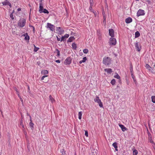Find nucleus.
I'll return each mask as SVG.
<instances>
[{
    "instance_id": "1",
    "label": "nucleus",
    "mask_w": 155,
    "mask_h": 155,
    "mask_svg": "<svg viewBox=\"0 0 155 155\" xmlns=\"http://www.w3.org/2000/svg\"><path fill=\"white\" fill-rule=\"evenodd\" d=\"M26 22V20L25 19L21 18L18 21V25L19 27L22 28L25 26Z\"/></svg>"
},
{
    "instance_id": "2",
    "label": "nucleus",
    "mask_w": 155,
    "mask_h": 155,
    "mask_svg": "<svg viewBox=\"0 0 155 155\" xmlns=\"http://www.w3.org/2000/svg\"><path fill=\"white\" fill-rule=\"evenodd\" d=\"M103 62L106 65H108L111 63V59L109 57H104L103 58Z\"/></svg>"
},
{
    "instance_id": "3",
    "label": "nucleus",
    "mask_w": 155,
    "mask_h": 155,
    "mask_svg": "<svg viewBox=\"0 0 155 155\" xmlns=\"http://www.w3.org/2000/svg\"><path fill=\"white\" fill-rule=\"evenodd\" d=\"M116 39L113 37L110 38V40L108 43L110 45L112 46L116 45Z\"/></svg>"
},
{
    "instance_id": "4",
    "label": "nucleus",
    "mask_w": 155,
    "mask_h": 155,
    "mask_svg": "<svg viewBox=\"0 0 155 155\" xmlns=\"http://www.w3.org/2000/svg\"><path fill=\"white\" fill-rule=\"evenodd\" d=\"M46 28H49L52 31H54L55 30V26L50 23H47V25L46 26Z\"/></svg>"
},
{
    "instance_id": "5",
    "label": "nucleus",
    "mask_w": 155,
    "mask_h": 155,
    "mask_svg": "<svg viewBox=\"0 0 155 155\" xmlns=\"http://www.w3.org/2000/svg\"><path fill=\"white\" fill-rule=\"evenodd\" d=\"M94 101L95 102H97L99 106L101 107H103V105L100 99H99V97L96 96L94 98Z\"/></svg>"
},
{
    "instance_id": "6",
    "label": "nucleus",
    "mask_w": 155,
    "mask_h": 155,
    "mask_svg": "<svg viewBox=\"0 0 155 155\" xmlns=\"http://www.w3.org/2000/svg\"><path fill=\"white\" fill-rule=\"evenodd\" d=\"M145 15L144 11L141 9H139L137 13V16L139 17L141 15Z\"/></svg>"
},
{
    "instance_id": "7",
    "label": "nucleus",
    "mask_w": 155,
    "mask_h": 155,
    "mask_svg": "<svg viewBox=\"0 0 155 155\" xmlns=\"http://www.w3.org/2000/svg\"><path fill=\"white\" fill-rule=\"evenodd\" d=\"M56 31L57 33L60 35L63 34L64 32V30L61 29L60 27H57L56 28Z\"/></svg>"
},
{
    "instance_id": "8",
    "label": "nucleus",
    "mask_w": 155,
    "mask_h": 155,
    "mask_svg": "<svg viewBox=\"0 0 155 155\" xmlns=\"http://www.w3.org/2000/svg\"><path fill=\"white\" fill-rule=\"evenodd\" d=\"M71 63V59L70 58H68L64 61V64L65 65H69Z\"/></svg>"
},
{
    "instance_id": "9",
    "label": "nucleus",
    "mask_w": 155,
    "mask_h": 155,
    "mask_svg": "<svg viewBox=\"0 0 155 155\" xmlns=\"http://www.w3.org/2000/svg\"><path fill=\"white\" fill-rule=\"evenodd\" d=\"M69 35L68 34H66L64 36L61 37V41H64L66 40V38L69 37Z\"/></svg>"
},
{
    "instance_id": "10",
    "label": "nucleus",
    "mask_w": 155,
    "mask_h": 155,
    "mask_svg": "<svg viewBox=\"0 0 155 155\" xmlns=\"http://www.w3.org/2000/svg\"><path fill=\"white\" fill-rule=\"evenodd\" d=\"M109 35L111 37H114V31L113 29H110L109 30Z\"/></svg>"
},
{
    "instance_id": "11",
    "label": "nucleus",
    "mask_w": 155,
    "mask_h": 155,
    "mask_svg": "<svg viewBox=\"0 0 155 155\" xmlns=\"http://www.w3.org/2000/svg\"><path fill=\"white\" fill-rule=\"evenodd\" d=\"M2 4L3 5H8L10 7H11V4L7 0H6L4 1V2H2Z\"/></svg>"
},
{
    "instance_id": "12",
    "label": "nucleus",
    "mask_w": 155,
    "mask_h": 155,
    "mask_svg": "<svg viewBox=\"0 0 155 155\" xmlns=\"http://www.w3.org/2000/svg\"><path fill=\"white\" fill-rule=\"evenodd\" d=\"M125 21L126 23L129 24L132 22V19L131 18L128 17L126 19Z\"/></svg>"
},
{
    "instance_id": "13",
    "label": "nucleus",
    "mask_w": 155,
    "mask_h": 155,
    "mask_svg": "<svg viewBox=\"0 0 155 155\" xmlns=\"http://www.w3.org/2000/svg\"><path fill=\"white\" fill-rule=\"evenodd\" d=\"M42 0H40V3L39 4V12H41L42 11V10L44 9L43 4L42 3Z\"/></svg>"
},
{
    "instance_id": "14",
    "label": "nucleus",
    "mask_w": 155,
    "mask_h": 155,
    "mask_svg": "<svg viewBox=\"0 0 155 155\" xmlns=\"http://www.w3.org/2000/svg\"><path fill=\"white\" fill-rule=\"evenodd\" d=\"M119 125L121 129V130L123 131L124 132L125 131L127 130V129L126 127H125L123 125L119 124Z\"/></svg>"
},
{
    "instance_id": "15",
    "label": "nucleus",
    "mask_w": 155,
    "mask_h": 155,
    "mask_svg": "<svg viewBox=\"0 0 155 155\" xmlns=\"http://www.w3.org/2000/svg\"><path fill=\"white\" fill-rule=\"evenodd\" d=\"M97 35L98 36V38L99 40H101L102 39L101 34L100 33L99 31H97Z\"/></svg>"
},
{
    "instance_id": "16",
    "label": "nucleus",
    "mask_w": 155,
    "mask_h": 155,
    "mask_svg": "<svg viewBox=\"0 0 155 155\" xmlns=\"http://www.w3.org/2000/svg\"><path fill=\"white\" fill-rule=\"evenodd\" d=\"M135 45L137 49V50L139 51L140 50V48L139 47V45L138 42H136L135 43Z\"/></svg>"
},
{
    "instance_id": "17",
    "label": "nucleus",
    "mask_w": 155,
    "mask_h": 155,
    "mask_svg": "<svg viewBox=\"0 0 155 155\" xmlns=\"http://www.w3.org/2000/svg\"><path fill=\"white\" fill-rule=\"evenodd\" d=\"M23 36H25V39L26 40H29L30 38L27 33H26L23 35Z\"/></svg>"
},
{
    "instance_id": "18",
    "label": "nucleus",
    "mask_w": 155,
    "mask_h": 155,
    "mask_svg": "<svg viewBox=\"0 0 155 155\" xmlns=\"http://www.w3.org/2000/svg\"><path fill=\"white\" fill-rule=\"evenodd\" d=\"M104 71L109 74H110L112 72V70L110 68L105 69Z\"/></svg>"
},
{
    "instance_id": "19",
    "label": "nucleus",
    "mask_w": 155,
    "mask_h": 155,
    "mask_svg": "<svg viewBox=\"0 0 155 155\" xmlns=\"http://www.w3.org/2000/svg\"><path fill=\"white\" fill-rule=\"evenodd\" d=\"M41 74L42 75H46L48 74V71L46 70H43L41 71Z\"/></svg>"
},
{
    "instance_id": "20",
    "label": "nucleus",
    "mask_w": 155,
    "mask_h": 155,
    "mask_svg": "<svg viewBox=\"0 0 155 155\" xmlns=\"http://www.w3.org/2000/svg\"><path fill=\"white\" fill-rule=\"evenodd\" d=\"M40 13H45V14H48L49 12L47 10H46V9H45V8H44L43 10H42V11L41 12H40Z\"/></svg>"
},
{
    "instance_id": "21",
    "label": "nucleus",
    "mask_w": 155,
    "mask_h": 155,
    "mask_svg": "<svg viewBox=\"0 0 155 155\" xmlns=\"http://www.w3.org/2000/svg\"><path fill=\"white\" fill-rule=\"evenodd\" d=\"M87 58L86 57H84L83 58V60H81L79 62V63L80 64H81L83 62H84L86 61V60H87Z\"/></svg>"
},
{
    "instance_id": "22",
    "label": "nucleus",
    "mask_w": 155,
    "mask_h": 155,
    "mask_svg": "<svg viewBox=\"0 0 155 155\" xmlns=\"http://www.w3.org/2000/svg\"><path fill=\"white\" fill-rule=\"evenodd\" d=\"M49 100L51 102L53 103L55 102V100L54 98H53L51 95H50L49 96Z\"/></svg>"
},
{
    "instance_id": "23",
    "label": "nucleus",
    "mask_w": 155,
    "mask_h": 155,
    "mask_svg": "<svg viewBox=\"0 0 155 155\" xmlns=\"http://www.w3.org/2000/svg\"><path fill=\"white\" fill-rule=\"evenodd\" d=\"M145 67L148 70L150 71H151V68L149 64H146Z\"/></svg>"
},
{
    "instance_id": "24",
    "label": "nucleus",
    "mask_w": 155,
    "mask_h": 155,
    "mask_svg": "<svg viewBox=\"0 0 155 155\" xmlns=\"http://www.w3.org/2000/svg\"><path fill=\"white\" fill-rule=\"evenodd\" d=\"M21 117H22V118L21 120H20V126H22V127L23 128H24V125L23 123L22 118H23V117L22 115H21Z\"/></svg>"
},
{
    "instance_id": "25",
    "label": "nucleus",
    "mask_w": 155,
    "mask_h": 155,
    "mask_svg": "<svg viewBox=\"0 0 155 155\" xmlns=\"http://www.w3.org/2000/svg\"><path fill=\"white\" fill-rule=\"evenodd\" d=\"M140 33L138 31H137L135 33V38H137L140 36Z\"/></svg>"
},
{
    "instance_id": "26",
    "label": "nucleus",
    "mask_w": 155,
    "mask_h": 155,
    "mask_svg": "<svg viewBox=\"0 0 155 155\" xmlns=\"http://www.w3.org/2000/svg\"><path fill=\"white\" fill-rule=\"evenodd\" d=\"M74 39V37H71L68 39V42H72Z\"/></svg>"
},
{
    "instance_id": "27",
    "label": "nucleus",
    "mask_w": 155,
    "mask_h": 155,
    "mask_svg": "<svg viewBox=\"0 0 155 155\" xmlns=\"http://www.w3.org/2000/svg\"><path fill=\"white\" fill-rule=\"evenodd\" d=\"M82 115V112L81 111L79 112L78 113V118L79 119H80V120L81 119Z\"/></svg>"
},
{
    "instance_id": "28",
    "label": "nucleus",
    "mask_w": 155,
    "mask_h": 155,
    "mask_svg": "<svg viewBox=\"0 0 155 155\" xmlns=\"http://www.w3.org/2000/svg\"><path fill=\"white\" fill-rule=\"evenodd\" d=\"M72 47L74 49H76L77 48V46L75 43H73L72 45Z\"/></svg>"
},
{
    "instance_id": "29",
    "label": "nucleus",
    "mask_w": 155,
    "mask_h": 155,
    "mask_svg": "<svg viewBox=\"0 0 155 155\" xmlns=\"http://www.w3.org/2000/svg\"><path fill=\"white\" fill-rule=\"evenodd\" d=\"M152 101L153 103H155V96H153L151 97Z\"/></svg>"
},
{
    "instance_id": "30",
    "label": "nucleus",
    "mask_w": 155,
    "mask_h": 155,
    "mask_svg": "<svg viewBox=\"0 0 155 155\" xmlns=\"http://www.w3.org/2000/svg\"><path fill=\"white\" fill-rule=\"evenodd\" d=\"M56 51H57V56L59 57L60 55V51L57 48L56 49Z\"/></svg>"
},
{
    "instance_id": "31",
    "label": "nucleus",
    "mask_w": 155,
    "mask_h": 155,
    "mask_svg": "<svg viewBox=\"0 0 155 155\" xmlns=\"http://www.w3.org/2000/svg\"><path fill=\"white\" fill-rule=\"evenodd\" d=\"M34 51L37 52L39 49V48L36 47L34 45Z\"/></svg>"
},
{
    "instance_id": "32",
    "label": "nucleus",
    "mask_w": 155,
    "mask_h": 155,
    "mask_svg": "<svg viewBox=\"0 0 155 155\" xmlns=\"http://www.w3.org/2000/svg\"><path fill=\"white\" fill-rule=\"evenodd\" d=\"M115 82L116 81L114 79H113L111 80L110 83L112 85H114L115 84Z\"/></svg>"
},
{
    "instance_id": "33",
    "label": "nucleus",
    "mask_w": 155,
    "mask_h": 155,
    "mask_svg": "<svg viewBox=\"0 0 155 155\" xmlns=\"http://www.w3.org/2000/svg\"><path fill=\"white\" fill-rule=\"evenodd\" d=\"M117 143L116 142H114L112 144V146L115 148H117Z\"/></svg>"
},
{
    "instance_id": "34",
    "label": "nucleus",
    "mask_w": 155,
    "mask_h": 155,
    "mask_svg": "<svg viewBox=\"0 0 155 155\" xmlns=\"http://www.w3.org/2000/svg\"><path fill=\"white\" fill-rule=\"evenodd\" d=\"M138 153V151L136 150H134L133 151V155H137Z\"/></svg>"
},
{
    "instance_id": "35",
    "label": "nucleus",
    "mask_w": 155,
    "mask_h": 155,
    "mask_svg": "<svg viewBox=\"0 0 155 155\" xmlns=\"http://www.w3.org/2000/svg\"><path fill=\"white\" fill-rule=\"evenodd\" d=\"M114 77L116 78L119 79L120 78V77L119 75L117 74H116V75L114 76Z\"/></svg>"
},
{
    "instance_id": "36",
    "label": "nucleus",
    "mask_w": 155,
    "mask_h": 155,
    "mask_svg": "<svg viewBox=\"0 0 155 155\" xmlns=\"http://www.w3.org/2000/svg\"><path fill=\"white\" fill-rule=\"evenodd\" d=\"M15 30H16V29H14L13 28L12 29V33L13 34H16V32Z\"/></svg>"
},
{
    "instance_id": "37",
    "label": "nucleus",
    "mask_w": 155,
    "mask_h": 155,
    "mask_svg": "<svg viewBox=\"0 0 155 155\" xmlns=\"http://www.w3.org/2000/svg\"><path fill=\"white\" fill-rule=\"evenodd\" d=\"M83 52L84 53L87 54L88 52V50L87 49H84L83 51Z\"/></svg>"
},
{
    "instance_id": "38",
    "label": "nucleus",
    "mask_w": 155,
    "mask_h": 155,
    "mask_svg": "<svg viewBox=\"0 0 155 155\" xmlns=\"http://www.w3.org/2000/svg\"><path fill=\"white\" fill-rule=\"evenodd\" d=\"M34 125V124L32 122H30L29 123V125L30 127L32 128L33 127Z\"/></svg>"
},
{
    "instance_id": "39",
    "label": "nucleus",
    "mask_w": 155,
    "mask_h": 155,
    "mask_svg": "<svg viewBox=\"0 0 155 155\" xmlns=\"http://www.w3.org/2000/svg\"><path fill=\"white\" fill-rule=\"evenodd\" d=\"M10 17L12 18V20H13L14 19V18L13 17V15L12 13H11L10 14Z\"/></svg>"
},
{
    "instance_id": "40",
    "label": "nucleus",
    "mask_w": 155,
    "mask_h": 155,
    "mask_svg": "<svg viewBox=\"0 0 155 155\" xmlns=\"http://www.w3.org/2000/svg\"><path fill=\"white\" fill-rule=\"evenodd\" d=\"M48 76V75H44L41 78V80H43L44 79V78L45 77H47Z\"/></svg>"
},
{
    "instance_id": "41",
    "label": "nucleus",
    "mask_w": 155,
    "mask_h": 155,
    "mask_svg": "<svg viewBox=\"0 0 155 155\" xmlns=\"http://www.w3.org/2000/svg\"><path fill=\"white\" fill-rule=\"evenodd\" d=\"M90 6H92L93 5V0H91L90 1Z\"/></svg>"
},
{
    "instance_id": "42",
    "label": "nucleus",
    "mask_w": 155,
    "mask_h": 155,
    "mask_svg": "<svg viewBox=\"0 0 155 155\" xmlns=\"http://www.w3.org/2000/svg\"><path fill=\"white\" fill-rule=\"evenodd\" d=\"M92 11H93V12H92L94 14L95 16L96 17L97 15V12L95 11H94V10H92Z\"/></svg>"
},
{
    "instance_id": "43",
    "label": "nucleus",
    "mask_w": 155,
    "mask_h": 155,
    "mask_svg": "<svg viewBox=\"0 0 155 155\" xmlns=\"http://www.w3.org/2000/svg\"><path fill=\"white\" fill-rule=\"evenodd\" d=\"M131 76H132V77L134 81H135V79L134 78V75H133V74H132V73L131 74Z\"/></svg>"
},
{
    "instance_id": "44",
    "label": "nucleus",
    "mask_w": 155,
    "mask_h": 155,
    "mask_svg": "<svg viewBox=\"0 0 155 155\" xmlns=\"http://www.w3.org/2000/svg\"><path fill=\"white\" fill-rule=\"evenodd\" d=\"M89 9L92 12H93V11H92V10H93L92 9V6H90Z\"/></svg>"
},
{
    "instance_id": "45",
    "label": "nucleus",
    "mask_w": 155,
    "mask_h": 155,
    "mask_svg": "<svg viewBox=\"0 0 155 155\" xmlns=\"http://www.w3.org/2000/svg\"><path fill=\"white\" fill-rule=\"evenodd\" d=\"M18 97L20 99V100H21V101L22 102H23V99H22V98H21V96L20 95H19V96H18Z\"/></svg>"
},
{
    "instance_id": "46",
    "label": "nucleus",
    "mask_w": 155,
    "mask_h": 155,
    "mask_svg": "<svg viewBox=\"0 0 155 155\" xmlns=\"http://www.w3.org/2000/svg\"><path fill=\"white\" fill-rule=\"evenodd\" d=\"M57 37V40L58 41H61V39L60 38H58V36H56Z\"/></svg>"
},
{
    "instance_id": "47",
    "label": "nucleus",
    "mask_w": 155,
    "mask_h": 155,
    "mask_svg": "<svg viewBox=\"0 0 155 155\" xmlns=\"http://www.w3.org/2000/svg\"><path fill=\"white\" fill-rule=\"evenodd\" d=\"M85 135L86 136V137H88V132L87 131H85Z\"/></svg>"
},
{
    "instance_id": "48",
    "label": "nucleus",
    "mask_w": 155,
    "mask_h": 155,
    "mask_svg": "<svg viewBox=\"0 0 155 155\" xmlns=\"http://www.w3.org/2000/svg\"><path fill=\"white\" fill-rule=\"evenodd\" d=\"M55 62L58 63H60V61L59 60H56L55 61Z\"/></svg>"
},
{
    "instance_id": "49",
    "label": "nucleus",
    "mask_w": 155,
    "mask_h": 155,
    "mask_svg": "<svg viewBox=\"0 0 155 155\" xmlns=\"http://www.w3.org/2000/svg\"><path fill=\"white\" fill-rule=\"evenodd\" d=\"M149 141L151 143H153V141H152V139H151L150 138V139H149Z\"/></svg>"
},
{
    "instance_id": "50",
    "label": "nucleus",
    "mask_w": 155,
    "mask_h": 155,
    "mask_svg": "<svg viewBox=\"0 0 155 155\" xmlns=\"http://www.w3.org/2000/svg\"><path fill=\"white\" fill-rule=\"evenodd\" d=\"M29 117H30V122H32L31 117L30 116H29Z\"/></svg>"
},
{
    "instance_id": "51",
    "label": "nucleus",
    "mask_w": 155,
    "mask_h": 155,
    "mask_svg": "<svg viewBox=\"0 0 155 155\" xmlns=\"http://www.w3.org/2000/svg\"><path fill=\"white\" fill-rule=\"evenodd\" d=\"M130 71H131V72H132V67L131 66H130Z\"/></svg>"
},
{
    "instance_id": "52",
    "label": "nucleus",
    "mask_w": 155,
    "mask_h": 155,
    "mask_svg": "<svg viewBox=\"0 0 155 155\" xmlns=\"http://www.w3.org/2000/svg\"><path fill=\"white\" fill-rule=\"evenodd\" d=\"M21 10V9L20 8H18L17 9V11H20Z\"/></svg>"
},
{
    "instance_id": "53",
    "label": "nucleus",
    "mask_w": 155,
    "mask_h": 155,
    "mask_svg": "<svg viewBox=\"0 0 155 155\" xmlns=\"http://www.w3.org/2000/svg\"><path fill=\"white\" fill-rule=\"evenodd\" d=\"M16 94L18 95V96H19V95H20L19 92H17L16 93Z\"/></svg>"
},
{
    "instance_id": "54",
    "label": "nucleus",
    "mask_w": 155,
    "mask_h": 155,
    "mask_svg": "<svg viewBox=\"0 0 155 155\" xmlns=\"http://www.w3.org/2000/svg\"><path fill=\"white\" fill-rule=\"evenodd\" d=\"M15 91H16V93L17 92H18V90L17 89H15Z\"/></svg>"
},
{
    "instance_id": "55",
    "label": "nucleus",
    "mask_w": 155,
    "mask_h": 155,
    "mask_svg": "<svg viewBox=\"0 0 155 155\" xmlns=\"http://www.w3.org/2000/svg\"><path fill=\"white\" fill-rule=\"evenodd\" d=\"M14 12H15V11L14 10H13L12 11V12L11 13H12V14H13Z\"/></svg>"
},
{
    "instance_id": "56",
    "label": "nucleus",
    "mask_w": 155,
    "mask_h": 155,
    "mask_svg": "<svg viewBox=\"0 0 155 155\" xmlns=\"http://www.w3.org/2000/svg\"><path fill=\"white\" fill-rule=\"evenodd\" d=\"M115 150L116 151H118V149H117V148H115Z\"/></svg>"
},
{
    "instance_id": "57",
    "label": "nucleus",
    "mask_w": 155,
    "mask_h": 155,
    "mask_svg": "<svg viewBox=\"0 0 155 155\" xmlns=\"http://www.w3.org/2000/svg\"><path fill=\"white\" fill-rule=\"evenodd\" d=\"M27 115L28 116H30V115H29L28 113H27Z\"/></svg>"
},
{
    "instance_id": "58",
    "label": "nucleus",
    "mask_w": 155,
    "mask_h": 155,
    "mask_svg": "<svg viewBox=\"0 0 155 155\" xmlns=\"http://www.w3.org/2000/svg\"><path fill=\"white\" fill-rule=\"evenodd\" d=\"M28 90H29V86H28Z\"/></svg>"
},
{
    "instance_id": "59",
    "label": "nucleus",
    "mask_w": 155,
    "mask_h": 155,
    "mask_svg": "<svg viewBox=\"0 0 155 155\" xmlns=\"http://www.w3.org/2000/svg\"><path fill=\"white\" fill-rule=\"evenodd\" d=\"M154 67H155V64H154V65H153Z\"/></svg>"
},
{
    "instance_id": "60",
    "label": "nucleus",
    "mask_w": 155,
    "mask_h": 155,
    "mask_svg": "<svg viewBox=\"0 0 155 155\" xmlns=\"http://www.w3.org/2000/svg\"><path fill=\"white\" fill-rule=\"evenodd\" d=\"M90 0V1L91 0Z\"/></svg>"
}]
</instances>
